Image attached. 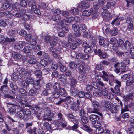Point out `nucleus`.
I'll list each match as a JSON object with an SVG mask.
<instances>
[{"instance_id": "obj_53", "label": "nucleus", "mask_w": 134, "mask_h": 134, "mask_svg": "<svg viewBox=\"0 0 134 134\" xmlns=\"http://www.w3.org/2000/svg\"><path fill=\"white\" fill-rule=\"evenodd\" d=\"M46 89L51 92L53 88V85L51 83H49L45 85Z\"/></svg>"}, {"instance_id": "obj_41", "label": "nucleus", "mask_w": 134, "mask_h": 134, "mask_svg": "<svg viewBox=\"0 0 134 134\" xmlns=\"http://www.w3.org/2000/svg\"><path fill=\"white\" fill-rule=\"evenodd\" d=\"M134 83V79H129L127 80L126 82V86L127 87L130 86Z\"/></svg>"}, {"instance_id": "obj_59", "label": "nucleus", "mask_w": 134, "mask_h": 134, "mask_svg": "<svg viewBox=\"0 0 134 134\" xmlns=\"http://www.w3.org/2000/svg\"><path fill=\"white\" fill-rule=\"evenodd\" d=\"M10 6V4L9 2H6L3 3V5L2 7L3 9L6 10L9 8Z\"/></svg>"}, {"instance_id": "obj_19", "label": "nucleus", "mask_w": 134, "mask_h": 134, "mask_svg": "<svg viewBox=\"0 0 134 134\" xmlns=\"http://www.w3.org/2000/svg\"><path fill=\"white\" fill-rule=\"evenodd\" d=\"M103 19L106 21L110 20L112 19L111 14L108 13H105L103 16Z\"/></svg>"}, {"instance_id": "obj_63", "label": "nucleus", "mask_w": 134, "mask_h": 134, "mask_svg": "<svg viewBox=\"0 0 134 134\" xmlns=\"http://www.w3.org/2000/svg\"><path fill=\"white\" fill-rule=\"evenodd\" d=\"M81 121L83 123L86 124L88 122V119L87 117L83 116L81 117Z\"/></svg>"}, {"instance_id": "obj_32", "label": "nucleus", "mask_w": 134, "mask_h": 134, "mask_svg": "<svg viewBox=\"0 0 134 134\" xmlns=\"http://www.w3.org/2000/svg\"><path fill=\"white\" fill-rule=\"evenodd\" d=\"M43 127L45 130L47 131L50 130L51 129V125L47 122H45L43 124Z\"/></svg>"}, {"instance_id": "obj_39", "label": "nucleus", "mask_w": 134, "mask_h": 134, "mask_svg": "<svg viewBox=\"0 0 134 134\" xmlns=\"http://www.w3.org/2000/svg\"><path fill=\"white\" fill-rule=\"evenodd\" d=\"M119 17L117 16L116 18L111 22V24L112 25L119 26L120 24V22L118 20Z\"/></svg>"}, {"instance_id": "obj_43", "label": "nucleus", "mask_w": 134, "mask_h": 134, "mask_svg": "<svg viewBox=\"0 0 134 134\" xmlns=\"http://www.w3.org/2000/svg\"><path fill=\"white\" fill-rule=\"evenodd\" d=\"M104 131V130L102 128L99 127L96 129L95 132L96 134H103Z\"/></svg>"}, {"instance_id": "obj_62", "label": "nucleus", "mask_w": 134, "mask_h": 134, "mask_svg": "<svg viewBox=\"0 0 134 134\" xmlns=\"http://www.w3.org/2000/svg\"><path fill=\"white\" fill-rule=\"evenodd\" d=\"M101 124H100L99 122H95L94 123H93L92 124V126L97 129L98 128H99V127L100 126Z\"/></svg>"}, {"instance_id": "obj_35", "label": "nucleus", "mask_w": 134, "mask_h": 134, "mask_svg": "<svg viewBox=\"0 0 134 134\" xmlns=\"http://www.w3.org/2000/svg\"><path fill=\"white\" fill-rule=\"evenodd\" d=\"M69 79L70 81V85L71 86L73 87L77 82L76 80L74 78L72 77H69Z\"/></svg>"}, {"instance_id": "obj_6", "label": "nucleus", "mask_w": 134, "mask_h": 134, "mask_svg": "<svg viewBox=\"0 0 134 134\" xmlns=\"http://www.w3.org/2000/svg\"><path fill=\"white\" fill-rule=\"evenodd\" d=\"M72 29L75 33H74L77 36H79L81 35L80 31V27L77 24H73L72 25Z\"/></svg>"}, {"instance_id": "obj_18", "label": "nucleus", "mask_w": 134, "mask_h": 134, "mask_svg": "<svg viewBox=\"0 0 134 134\" xmlns=\"http://www.w3.org/2000/svg\"><path fill=\"white\" fill-rule=\"evenodd\" d=\"M133 93L132 92L129 93L128 94L124 96L123 97L124 100L125 102L129 101L130 99L132 100V97L133 95Z\"/></svg>"}, {"instance_id": "obj_54", "label": "nucleus", "mask_w": 134, "mask_h": 134, "mask_svg": "<svg viewBox=\"0 0 134 134\" xmlns=\"http://www.w3.org/2000/svg\"><path fill=\"white\" fill-rule=\"evenodd\" d=\"M133 23L128 24L127 26L126 30L128 31H132L133 30Z\"/></svg>"}, {"instance_id": "obj_8", "label": "nucleus", "mask_w": 134, "mask_h": 134, "mask_svg": "<svg viewBox=\"0 0 134 134\" xmlns=\"http://www.w3.org/2000/svg\"><path fill=\"white\" fill-rule=\"evenodd\" d=\"M102 74L101 75V77H102L103 80L107 82L109 80V72L107 71L103 70L102 71Z\"/></svg>"}, {"instance_id": "obj_42", "label": "nucleus", "mask_w": 134, "mask_h": 134, "mask_svg": "<svg viewBox=\"0 0 134 134\" xmlns=\"http://www.w3.org/2000/svg\"><path fill=\"white\" fill-rule=\"evenodd\" d=\"M69 63V66L71 69H75L76 68V64L74 62H71Z\"/></svg>"}, {"instance_id": "obj_23", "label": "nucleus", "mask_w": 134, "mask_h": 134, "mask_svg": "<svg viewBox=\"0 0 134 134\" xmlns=\"http://www.w3.org/2000/svg\"><path fill=\"white\" fill-rule=\"evenodd\" d=\"M53 88L54 91H59L62 87L60 83L56 82L53 86Z\"/></svg>"}, {"instance_id": "obj_11", "label": "nucleus", "mask_w": 134, "mask_h": 134, "mask_svg": "<svg viewBox=\"0 0 134 134\" xmlns=\"http://www.w3.org/2000/svg\"><path fill=\"white\" fill-rule=\"evenodd\" d=\"M78 80L79 82L80 83H83L87 81V78L85 75L81 74L78 77Z\"/></svg>"}, {"instance_id": "obj_30", "label": "nucleus", "mask_w": 134, "mask_h": 134, "mask_svg": "<svg viewBox=\"0 0 134 134\" xmlns=\"http://www.w3.org/2000/svg\"><path fill=\"white\" fill-rule=\"evenodd\" d=\"M64 102H66L69 104H71L73 101L72 98L70 96H68L65 98H64Z\"/></svg>"}, {"instance_id": "obj_45", "label": "nucleus", "mask_w": 134, "mask_h": 134, "mask_svg": "<svg viewBox=\"0 0 134 134\" xmlns=\"http://www.w3.org/2000/svg\"><path fill=\"white\" fill-rule=\"evenodd\" d=\"M53 97L56 99L61 97L59 91H54L52 93Z\"/></svg>"}, {"instance_id": "obj_7", "label": "nucleus", "mask_w": 134, "mask_h": 134, "mask_svg": "<svg viewBox=\"0 0 134 134\" xmlns=\"http://www.w3.org/2000/svg\"><path fill=\"white\" fill-rule=\"evenodd\" d=\"M10 94L5 93L3 95L4 97L8 98L10 99H13L16 96V93L13 91L10 90L9 91Z\"/></svg>"}, {"instance_id": "obj_36", "label": "nucleus", "mask_w": 134, "mask_h": 134, "mask_svg": "<svg viewBox=\"0 0 134 134\" xmlns=\"http://www.w3.org/2000/svg\"><path fill=\"white\" fill-rule=\"evenodd\" d=\"M16 31L12 29L10 30L7 32L8 35L10 36L14 37L16 36Z\"/></svg>"}, {"instance_id": "obj_13", "label": "nucleus", "mask_w": 134, "mask_h": 134, "mask_svg": "<svg viewBox=\"0 0 134 134\" xmlns=\"http://www.w3.org/2000/svg\"><path fill=\"white\" fill-rule=\"evenodd\" d=\"M40 8L41 7L40 5H37L34 6L33 8H31V9L34 11L35 13L38 15H40L41 14L40 10Z\"/></svg>"}, {"instance_id": "obj_27", "label": "nucleus", "mask_w": 134, "mask_h": 134, "mask_svg": "<svg viewBox=\"0 0 134 134\" xmlns=\"http://www.w3.org/2000/svg\"><path fill=\"white\" fill-rule=\"evenodd\" d=\"M60 95L64 97H66L67 95V93L65 90L63 88H61L59 91Z\"/></svg>"}, {"instance_id": "obj_16", "label": "nucleus", "mask_w": 134, "mask_h": 134, "mask_svg": "<svg viewBox=\"0 0 134 134\" xmlns=\"http://www.w3.org/2000/svg\"><path fill=\"white\" fill-rule=\"evenodd\" d=\"M12 56L13 58L15 60L18 61L21 57V55L16 52H14L12 53Z\"/></svg>"}, {"instance_id": "obj_44", "label": "nucleus", "mask_w": 134, "mask_h": 134, "mask_svg": "<svg viewBox=\"0 0 134 134\" xmlns=\"http://www.w3.org/2000/svg\"><path fill=\"white\" fill-rule=\"evenodd\" d=\"M18 92L19 93L23 96H26L27 94V93L26 91L24 89L20 88L18 90Z\"/></svg>"}, {"instance_id": "obj_9", "label": "nucleus", "mask_w": 134, "mask_h": 134, "mask_svg": "<svg viewBox=\"0 0 134 134\" xmlns=\"http://www.w3.org/2000/svg\"><path fill=\"white\" fill-rule=\"evenodd\" d=\"M97 54L101 58L103 59L106 58L107 57L108 55L105 52H103L102 51L99 49L97 51Z\"/></svg>"}, {"instance_id": "obj_60", "label": "nucleus", "mask_w": 134, "mask_h": 134, "mask_svg": "<svg viewBox=\"0 0 134 134\" xmlns=\"http://www.w3.org/2000/svg\"><path fill=\"white\" fill-rule=\"evenodd\" d=\"M80 30L83 31H85L86 30L87 28L85 24H80Z\"/></svg>"}, {"instance_id": "obj_57", "label": "nucleus", "mask_w": 134, "mask_h": 134, "mask_svg": "<svg viewBox=\"0 0 134 134\" xmlns=\"http://www.w3.org/2000/svg\"><path fill=\"white\" fill-rule=\"evenodd\" d=\"M12 78L14 81H16L18 79V74L13 73L12 75Z\"/></svg>"}, {"instance_id": "obj_34", "label": "nucleus", "mask_w": 134, "mask_h": 134, "mask_svg": "<svg viewBox=\"0 0 134 134\" xmlns=\"http://www.w3.org/2000/svg\"><path fill=\"white\" fill-rule=\"evenodd\" d=\"M59 81L63 83L65 82L67 80L66 77L63 74L60 75L59 76Z\"/></svg>"}, {"instance_id": "obj_3", "label": "nucleus", "mask_w": 134, "mask_h": 134, "mask_svg": "<svg viewBox=\"0 0 134 134\" xmlns=\"http://www.w3.org/2000/svg\"><path fill=\"white\" fill-rule=\"evenodd\" d=\"M19 75L21 77V79H23L29 78L31 76V73L27 71L26 70L23 68L21 69L19 72Z\"/></svg>"}, {"instance_id": "obj_49", "label": "nucleus", "mask_w": 134, "mask_h": 134, "mask_svg": "<svg viewBox=\"0 0 134 134\" xmlns=\"http://www.w3.org/2000/svg\"><path fill=\"white\" fill-rule=\"evenodd\" d=\"M9 86L12 90L14 91H16L18 89L17 86L14 83L11 82L10 83Z\"/></svg>"}, {"instance_id": "obj_46", "label": "nucleus", "mask_w": 134, "mask_h": 134, "mask_svg": "<svg viewBox=\"0 0 134 134\" xmlns=\"http://www.w3.org/2000/svg\"><path fill=\"white\" fill-rule=\"evenodd\" d=\"M78 69L79 71L81 73H84L86 72V69L83 65H80Z\"/></svg>"}, {"instance_id": "obj_33", "label": "nucleus", "mask_w": 134, "mask_h": 134, "mask_svg": "<svg viewBox=\"0 0 134 134\" xmlns=\"http://www.w3.org/2000/svg\"><path fill=\"white\" fill-rule=\"evenodd\" d=\"M77 89L73 87H71L70 92V95L74 96H76L77 95Z\"/></svg>"}, {"instance_id": "obj_48", "label": "nucleus", "mask_w": 134, "mask_h": 134, "mask_svg": "<svg viewBox=\"0 0 134 134\" xmlns=\"http://www.w3.org/2000/svg\"><path fill=\"white\" fill-rule=\"evenodd\" d=\"M34 74L38 78H40L42 76V72L40 70H37L35 71Z\"/></svg>"}, {"instance_id": "obj_2", "label": "nucleus", "mask_w": 134, "mask_h": 134, "mask_svg": "<svg viewBox=\"0 0 134 134\" xmlns=\"http://www.w3.org/2000/svg\"><path fill=\"white\" fill-rule=\"evenodd\" d=\"M91 102V104L93 109L92 110L91 109V110H89V112L91 113H96L100 116H101L102 114L98 112L99 111L98 108L99 107V103L95 100L92 101Z\"/></svg>"}, {"instance_id": "obj_10", "label": "nucleus", "mask_w": 134, "mask_h": 134, "mask_svg": "<svg viewBox=\"0 0 134 134\" xmlns=\"http://www.w3.org/2000/svg\"><path fill=\"white\" fill-rule=\"evenodd\" d=\"M20 104H19V105L17 106L18 107V110H30L29 109H26L25 108L26 106H27L25 103L23 102L22 101H20Z\"/></svg>"}, {"instance_id": "obj_26", "label": "nucleus", "mask_w": 134, "mask_h": 134, "mask_svg": "<svg viewBox=\"0 0 134 134\" xmlns=\"http://www.w3.org/2000/svg\"><path fill=\"white\" fill-rule=\"evenodd\" d=\"M16 110V108L15 106H12L9 108L8 112L10 115H13L15 113Z\"/></svg>"}, {"instance_id": "obj_15", "label": "nucleus", "mask_w": 134, "mask_h": 134, "mask_svg": "<svg viewBox=\"0 0 134 134\" xmlns=\"http://www.w3.org/2000/svg\"><path fill=\"white\" fill-rule=\"evenodd\" d=\"M58 66L61 71L62 72H64L66 71L67 70L66 67L64 65H63L59 61L58 62Z\"/></svg>"}, {"instance_id": "obj_58", "label": "nucleus", "mask_w": 134, "mask_h": 134, "mask_svg": "<svg viewBox=\"0 0 134 134\" xmlns=\"http://www.w3.org/2000/svg\"><path fill=\"white\" fill-rule=\"evenodd\" d=\"M91 14V12L89 10H84L82 12V15L83 16H89Z\"/></svg>"}, {"instance_id": "obj_52", "label": "nucleus", "mask_w": 134, "mask_h": 134, "mask_svg": "<svg viewBox=\"0 0 134 134\" xmlns=\"http://www.w3.org/2000/svg\"><path fill=\"white\" fill-rule=\"evenodd\" d=\"M79 107V106L74 104L73 105L71 106V108L73 110V111L76 112L77 111L81 108L80 107Z\"/></svg>"}, {"instance_id": "obj_17", "label": "nucleus", "mask_w": 134, "mask_h": 134, "mask_svg": "<svg viewBox=\"0 0 134 134\" xmlns=\"http://www.w3.org/2000/svg\"><path fill=\"white\" fill-rule=\"evenodd\" d=\"M55 102V103L56 105H61L64 102V98H62L61 97L56 99Z\"/></svg>"}, {"instance_id": "obj_21", "label": "nucleus", "mask_w": 134, "mask_h": 134, "mask_svg": "<svg viewBox=\"0 0 134 134\" xmlns=\"http://www.w3.org/2000/svg\"><path fill=\"white\" fill-rule=\"evenodd\" d=\"M99 116L94 114L91 115L89 117L90 120L92 122L97 121L99 120Z\"/></svg>"}, {"instance_id": "obj_31", "label": "nucleus", "mask_w": 134, "mask_h": 134, "mask_svg": "<svg viewBox=\"0 0 134 134\" xmlns=\"http://www.w3.org/2000/svg\"><path fill=\"white\" fill-rule=\"evenodd\" d=\"M51 19L57 22H58L60 21L61 17L57 15H53L52 16Z\"/></svg>"}, {"instance_id": "obj_61", "label": "nucleus", "mask_w": 134, "mask_h": 134, "mask_svg": "<svg viewBox=\"0 0 134 134\" xmlns=\"http://www.w3.org/2000/svg\"><path fill=\"white\" fill-rule=\"evenodd\" d=\"M83 129L88 132H92L93 130L92 129L89 127L87 125H83Z\"/></svg>"}, {"instance_id": "obj_55", "label": "nucleus", "mask_w": 134, "mask_h": 134, "mask_svg": "<svg viewBox=\"0 0 134 134\" xmlns=\"http://www.w3.org/2000/svg\"><path fill=\"white\" fill-rule=\"evenodd\" d=\"M119 68L122 70H125L126 68V65L123 63H119Z\"/></svg>"}, {"instance_id": "obj_56", "label": "nucleus", "mask_w": 134, "mask_h": 134, "mask_svg": "<svg viewBox=\"0 0 134 134\" xmlns=\"http://www.w3.org/2000/svg\"><path fill=\"white\" fill-rule=\"evenodd\" d=\"M104 67L103 66L102 64L100 63L96 65V70H103L104 68Z\"/></svg>"}, {"instance_id": "obj_25", "label": "nucleus", "mask_w": 134, "mask_h": 134, "mask_svg": "<svg viewBox=\"0 0 134 134\" xmlns=\"http://www.w3.org/2000/svg\"><path fill=\"white\" fill-rule=\"evenodd\" d=\"M47 62L44 60H42L40 62V63L37 65V68L39 69H41L40 66H43L44 67L46 66L47 65Z\"/></svg>"}, {"instance_id": "obj_14", "label": "nucleus", "mask_w": 134, "mask_h": 134, "mask_svg": "<svg viewBox=\"0 0 134 134\" xmlns=\"http://www.w3.org/2000/svg\"><path fill=\"white\" fill-rule=\"evenodd\" d=\"M111 104L112 103L110 102L106 101H103L102 103L103 106L105 108L108 109L110 108Z\"/></svg>"}, {"instance_id": "obj_40", "label": "nucleus", "mask_w": 134, "mask_h": 134, "mask_svg": "<svg viewBox=\"0 0 134 134\" xmlns=\"http://www.w3.org/2000/svg\"><path fill=\"white\" fill-rule=\"evenodd\" d=\"M93 51L92 46H89L88 47H87L85 48L84 50V52L85 53H90L92 52Z\"/></svg>"}, {"instance_id": "obj_20", "label": "nucleus", "mask_w": 134, "mask_h": 134, "mask_svg": "<svg viewBox=\"0 0 134 134\" xmlns=\"http://www.w3.org/2000/svg\"><path fill=\"white\" fill-rule=\"evenodd\" d=\"M120 87L117 86H115L114 89L112 88H110V90L113 93H115L117 95L120 94Z\"/></svg>"}, {"instance_id": "obj_64", "label": "nucleus", "mask_w": 134, "mask_h": 134, "mask_svg": "<svg viewBox=\"0 0 134 134\" xmlns=\"http://www.w3.org/2000/svg\"><path fill=\"white\" fill-rule=\"evenodd\" d=\"M30 17L29 15L27 14H25L23 15L21 18V19L24 21H27L30 18Z\"/></svg>"}, {"instance_id": "obj_51", "label": "nucleus", "mask_w": 134, "mask_h": 134, "mask_svg": "<svg viewBox=\"0 0 134 134\" xmlns=\"http://www.w3.org/2000/svg\"><path fill=\"white\" fill-rule=\"evenodd\" d=\"M115 2L114 1H108L107 4V6H108L109 8H111L113 7L115 5Z\"/></svg>"}, {"instance_id": "obj_50", "label": "nucleus", "mask_w": 134, "mask_h": 134, "mask_svg": "<svg viewBox=\"0 0 134 134\" xmlns=\"http://www.w3.org/2000/svg\"><path fill=\"white\" fill-rule=\"evenodd\" d=\"M131 45V44L128 40L126 41L124 44V47L126 49H129Z\"/></svg>"}, {"instance_id": "obj_24", "label": "nucleus", "mask_w": 134, "mask_h": 134, "mask_svg": "<svg viewBox=\"0 0 134 134\" xmlns=\"http://www.w3.org/2000/svg\"><path fill=\"white\" fill-rule=\"evenodd\" d=\"M40 80H37V81L34 83L33 86L34 88L37 90L39 89L41 87V84L40 82Z\"/></svg>"}, {"instance_id": "obj_38", "label": "nucleus", "mask_w": 134, "mask_h": 134, "mask_svg": "<svg viewBox=\"0 0 134 134\" xmlns=\"http://www.w3.org/2000/svg\"><path fill=\"white\" fill-rule=\"evenodd\" d=\"M20 5L18 3H14L12 5L13 9L15 10H18L20 8Z\"/></svg>"}, {"instance_id": "obj_5", "label": "nucleus", "mask_w": 134, "mask_h": 134, "mask_svg": "<svg viewBox=\"0 0 134 134\" xmlns=\"http://www.w3.org/2000/svg\"><path fill=\"white\" fill-rule=\"evenodd\" d=\"M55 126L57 127L61 126L62 127H64L67 126V123L64 119L58 120L55 123Z\"/></svg>"}, {"instance_id": "obj_28", "label": "nucleus", "mask_w": 134, "mask_h": 134, "mask_svg": "<svg viewBox=\"0 0 134 134\" xmlns=\"http://www.w3.org/2000/svg\"><path fill=\"white\" fill-rule=\"evenodd\" d=\"M43 117H51L53 116V113H51V111L48 110H47L44 111Z\"/></svg>"}, {"instance_id": "obj_29", "label": "nucleus", "mask_w": 134, "mask_h": 134, "mask_svg": "<svg viewBox=\"0 0 134 134\" xmlns=\"http://www.w3.org/2000/svg\"><path fill=\"white\" fill-rule=\"evenodd\" d=\"M22 51L23 52L27 53H30L31 52L32 49L29 46H27L24 47Z\"/></svg>"}, {"instance_id": "obj_22", "label": "nucleus", "mask_w": 134, "mask_h": 134, "mask_svg": "<svg viewBox=\"0 0 134 134\" xmlns=\"http://www.w3.org/2000/svg\"><path fill=\"white\" fill-rule=\"evenodd\" d=\"M37 62V60L33 57V56L31 55L28 60V63L30 64H35Z\"/></svg>"}, {"instance_id": "obj_4", "label": "nucleus", "mask_w": 134, "mask_h": 134, "mask_svg": "<svg viewBox=\"0 0 134 134\" xmlns=\"http://www.w3.org/2000/svg\"><path fill=\"white\" fill-rule=\"evenodd\" d=\"M26 42L24 41H20L14 44V48L16 51L19 50L23 48L26 44Z\"/></svg>"}, {"instance_id": "obj_1", "label": "nucleus", "mask_w": 134, "mask_h": 134, "mask_svg": "<svg viewBox=\"0 0 134 134\" xmlns=\"http://www.w3.org/2000/svg\"><path fill=\"white\" fill-rule=\"evenodd\" d=\"M18 110L17 114L20 119L24 120H27L31 115V112L30 110Z\"/></svg>"}, {"instance_id": "obj_47", "label": "nucleus", "mask_w": 134, "mask_h": 134, "mask_svg": "<svg viewBox=\"0 0 134 134\" xmlns=\"http://www.w3.org/2000/svg\"><path fill=\"white\" fill-rule=\"evenodd\" d=\"M74 18L72 17H66L64 18L65 22L68 23H72L74 21Z\"/></svg>"}, {"instance_id": "obj_12", "label": "nucleus", "mask_w": 134, "mask_h": 134, "mask_svg": "<svg viewBox=\"0 0 134 134\" xmlns=\"http://www.w3.org/2000/svg\"><path fill=\"white\" fill-rule=\"evenodd\" d=\"M26 10L24 9H22L18 12L16 13L13 15L14 16H16L17 17H20L23 16L25 13Z\"/></svg>"}, {"instance_id": "obj_37", "label": "nucleus", "mask_w": 134, "mask_h": 134, "mask_svg": "<svg viewBox=\"0 0 134 134\" xmlns=\"http://www.w3.org/2000/svg\"><path fill=\"white\" fill-rule=\"evenodd\" d=\"M37 90L35 89H31L28 92V95L30 96H34L35 95L37 92Z\"/></svg>"}]
</instances>
